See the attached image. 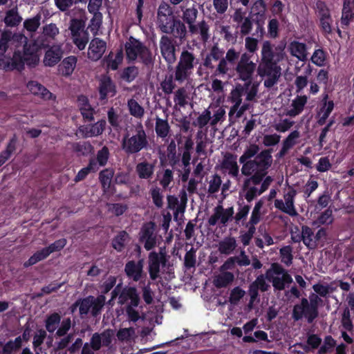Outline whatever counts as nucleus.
I'll return each instance as SVG.
<instances>
[{"instance_id":"aec40b11","label":"nucleus","mask_w":354,"mask_h":354,"mask_svg":"<svg viewBox=\"0 0 354 354\" xmlns=\"http://www.w3.org/2000/svg\"><path fill=\"white\" fill-rule=\"evenodd\" d=\"M234 208L232 207L223 208L221 205L214 208L213 214L209 216L207 223L210 226H214L220 223L223 226H226L229 221L233 218Z\"/></svg>"},{"instance_id":"c9c22d12","label":"nucleus","mask_w":354,"mask_h":354,"mask_svg":"<svg viewBox=\"0 0 354 354\" xmlns=\"http://www.w3.org/2000/svg\"><path fill=\"white\" fill-rule=\"evenodd\" d=\"M167 201V208L174 210V220L178 222L183 221L185 212H180L179 210L181 203L179 201L178 198L173 195H168Z\"/></svg>"},{"instance_id":"09e8293b","label":"nucleus","mask_w":354,"mask_h":354,"mask_svg":"<svg viewBox=\"0 0 354 354\" xmlns=\"http://www.w3.org/2000/svg\"><path fill=\"white\" fill-rule=\"evenodd\" d=\"M77 59L75 56L66 57L62 63V73L64 75H71L75 68Z\"/></svg>"},{"instance_id":"473e14b6","label":"nucleus","mask_w":354,"mask_h":354,"mask_svg":"<svg viewBox=\"0 0 354 354\" xmlns=\"http://www.w3.org/2000/svg\"><path fill=\"white\" fill-rule=\"evenodd\" d=\"M208 109L212 114L211 115V127H216L217 124L224 122L226 111L223 106L212 104Z\"/></svg>"},{"instance_id":"ddd939ff","label":"nucleus","mask_w":354,"mask_h":354,"mask_svg":"<svg viewBox=\"0 0 354 354\" xmlns=\"http://www.w3.org/2000/svg\"><path fill=\"white\" fill-rule=\"evenodd\" d=\"M296 195V189L292 187H289L283 193V200L276 199L274 201V207L290 216H297L298 213L295 206Z\"/></svg>"},{"instance_id":"f03ea898","label":"nucleus","mask_w":354,"mask_h":354,"mask_svg":"<svg viewBox=\"0 0 354 354\" xmlns=\"http://www.w3.org/2000/svg\"><path fill=\"white\" fill-rule=\"evenodd\" d=\"M285 57L283 48L274 46L268 40L262 43L257 73L259 77L264 78L263 85L266 88H272L278 83L282 71L279 63L283 61Z\"/></svg>"},{"instance_id":"69168bd1","label":"nucleus","mask_w":354,"mask_h":354,"mask_svg":"<svg viewBox=\"0 0 354 354\" xmlns=\"http://www.w3.org/2000/svg\"><path fill=\"white\" fill-rule=\"evenodd\" d=\"M59 33V30L55 24H49L42 28V36L46 39H55Z\"/></svg>"},{"instance_id":"4d7b16f0","label":"nucleus","mask_w":354,"mask_h":354,"mask_svg":"<svg viewBox=\"0 0 354 354\" xmlns=\"http://www.w3.org/2000/svg\"><path fill=\"white\" fill-rule=\"evenodd\" d=\"M61 322V316L57 313H54L49 316L47 317L45 322V326L46 330L49 333H53L58 328V326Z\"/></svg>"},{"instance_id":"72a5a7b5","label":"nucleus","mask_w":354,"mask_h":354,"mask_svg":"<svg viewBox=\"0 0 354 354\" xmlns=\"http://www.w3.org/2000/svg\"><path fill=\"white\" fill-rule=\"evenodd\" d=\"M237 246L236 239L233 236H226L218 243V250L222 254H232Z\"/></svg>"},{"instance_id":"bb28decb","label":"nucleus","mask_w":354,"mask_h":354,"mask_svg":"<svg viewBox=\"0 0 354 354\" xmlns=\"http://www.w3.org/2000/svg\"><path fill=\"white\" fill-rule=\"evenodd\" d=\"M300 137L301 133L298 130L291 131L283 140L281 149L277 153V156L279 158L283 157L290 149L299 143Z\"/></svg>"},{"instance_id":"393cba45","label":"nucleus","mask_w":354,"mask_h":354,"mask_svg":"<svg viewBox=\"0 0 354 354\" xmlns=\"http://www.w3.org/2000/svg\"><path fill=\"white\" fill-rule=\"evenodd\" d=\"M188 28L192 35H197L198 39L203 43L207 42L209 39V26L205 20L194 24Z\"/></svg>"},{"instance_id":"b1692460","label":"nucleus","mask_w":354,"mask_h":354,"mask_svg":"<svg viewBox=\"0 0 354 354\" xmlns=\"http://www.w3.org/2000/svg\"><path fill=\"white\" fill-rule=\"evenodd\" d=\"M106 121L100 120L93 124L82 126L79 128V131L84 138L97 136L101 135L104 131Z\"/></svg>"},{"instance_id":"7ed1b4c3","label":"nucleus","mask_w":354,"mask_h":354,"mask_svg":"<svg viewBox=\"0 0 354 354\" xmlns=\"http://www.w3.org/2000/svg\"><path fill=\"white\" fill-rule=\"evenodd\" d=\"M43 39L38 38L32 41L30 45L26 46L23 52L19 50H15L12 57H8L5 54L0 55V69L5 71L24 69L25 64L29 67H35L39 62V50L40 46H44Z\"/></svg>"},{"instance_id":"2eb2a0df","label":"nucleus","mask_w":354,"mask_h":354,"mask_svg":"<svg viewBox=\"0 0 354 354\" xmlns=\"http://www.w3.org/2000/svg\"><path fill=\"white\" fill-rule=\"evenodd\" d=\"M12 41L22 45L23 50L26 46L30 45L32 43H29L28 37L21 33H12L10 30H5L1 32L0 36V55L6 53Z\"/></svg>"},{"instance_id":"49530a36","label":"nucleus","mask_w":354,"mask_h":354,"mask_svg":"<svg viewBox=\"0 0 354 354\" xmlns=\"http://www.w3.org/2000/svg\"><path fill=\"white\" fill-rule=\"evenodd\" d=\"M50 254L51 252H50L48 248L46 247L41 250L36 252L33 255H32L29 259L24 263V266L25 267H29L30 266L35 265L37 262L47 258Z\"/></svg>"},{"instance_id":"cd10ccee","label":"nucleus","mask_w":354,"mask_h":354,"mask_svg":"<svg viewBox=\"0 0 354 354\" xmlns=\"http://www.w3.org/2000/svg\"><path fill=\"white\" fill-rule=\"evenodd\" d=\"M99 92L100 100H105L109 95L113 96L115 94V86L110 77L106 75L102 77Z\"/></svg>"},{"instance_id":"58836bf2","label":"nucleus","mask_w":354,"mask_h":354,"mask_svg":"<svg viewBox=\"0 0 354 354\" xmlns=\"http://www.w3.org/2000/svg\"><path fill=\"white\" fill-rule=\"evenodd\" d=\"M301 232L302 242L304 243V244L309 250L315 249L317 246V243H316V240L314 239L315 236L313 230L307 225H302Z\"/></svg>"},{"instance_id":"052dcab7","label":"nucleus","mask_w":354,"mask_h":354,"mask_svg":"<svg viewBox=\"0 0 354 354\" xmlns=\"http://www.w3.org/2000/svg\"><path fill=\"white\" fill-rule=\"evenodd\" d=\"M174 76H166L165 79L160 82V88L162 92L166 95L171 94L176 88Z\"/></svg>"},{"instance_id":"0e129e2a","label":"nucleus","mask_w":354,"mask_h":354,"mask_svg":"<svg viewBox=\"0 0 354 354\" xmlns=\"http://www.w3.org/2000/svg\"><path fill=\"white\" fill-rule=\"evenodd\" d=\"M149 193L155 206L158 208H162L164 203V196L161 189L157 186L153 187L151 188Z\"/></svg>"},{"instance_id":"1a4fd4ad","label":"nucleus","mask_w":354,"mask_h":354,"mask_svg":"<svg viewBox=\"0 0 354 354\" xmlns=\"http://www.w3.org/2000/svg\"><path fill=\"white\" fill-rule=\"evenodd\" d=\"M266 279L274 290H283L292 282V277L281 266L274 263L266 272Z\"/></svg>"},{"instance_id":"79ce46f5","label":"nucleus","mask_w":354,"mask_h":354,"mask_svg":"<svg viewBox=\"0 0 354 354\" xmlns=\"http://www.w3.org/2000/svg\"><path fill=\"white\" fill-rule=\"evenodd\" d=\"M171 33L180 41H185L187 37V28L183 22L179 19H176L171 25Z\"/></svg>"},{"instance_id":"6ab92c4d","label":"nucleus","mask_w":354,"mask_h":354,"mask_svg":"<svg viewBox=\"0 0 354 354\" xmlns=\"http://www.w3.org/2000/svg\"><path fill=\"white\" fill-rule=\"evenodd\" d=\"M174 39L167 35H162L159 41L161 55L167 64H172L176 60Z\"/></svg>"},{"instance_id":"5fc2aeb1","label":"nucleus","mask_w":354,"mask_h":354,"mask_svg":"<svg viewBox=\"0 0 354 354\" xmlns=\"http://www.w3.org/2000/svg\"><path fill=\"white\" fill-rule=\"evenodd\" d=\"M123 55L122 51H118L115 55L109 54L105 59L106 66L109 69L113 71L117 70L119 65L122 63Z\"/></svg>"},{"instance_id":"7c9ffc66","label":"nucleus","mask_w":354,"mask_h":354,"mask_svg":"<svg viewBox=\"0 0 354 354\" xmlns=\"http://www.w3.org/2000/svg\"><path fill=\"white\" fill-rule=\"evenodd\" d=\"M62 57V50L59 46H53L48 49L44 55V64L46 66H53L57 64Z\"/></svg>"},{"instance_id":"a18cd8bd","label":"nucleus","mask_w":354,"mask_h":354,"mask_svg":"<svg viewBox=\"0 0 354 354\" xmlns=\"http://www.w3.org/2000/svg\"><path fill=\"white\" fill-rule=\"evenodd\" d=\"M127 107L129 113L136 118L141 119L145 115V109L135 99L127 101Z\"/></svg>"},{"instance_id":"9b49d317","label":"nucleus","mask_w":354,"mask_h":354,"mask_svg":"<svg viewBox=\"0 0 354 354\" xmlns=\"http://www.w3.org/2000/svg\"><path fill=\"white\" fill-rule=\"evenodd\" d=\"M252 55L248 53L241 55L240 59L234 67L237 77L243 82H251L255 71H257V66L251 60Z\"/></svg>"},{"instance_id":"dca6fc26","label":"nucleus","mask_w":354,"mask_h":354,"mask_svg":"<svg viewBox=\"0 0 354 354\" xmlns=\"http://www.w3.org/2000/svg\"><path fill=\"white\" fill-rule=\"evenodd\" d=\"M166 255L163 252L157 253L151 252L148 257V272L149 277L155 281L160 277V266L164 268L166 266Z\"/></svg>"},{"instance_id":"423d86ee","label":"nucleus","mask_w":354,"mask_h":354,"mask_svg":"<svg viewBox=\"0 0 354 354\" xmlns=\"http://www.w3.org/2000/svg\"><path fill=\"white\" fill-rule=\"evenodd\" d=\"M198 63V59L193 52L183 49L174 68L176 82L179 84L189 82Z\"/></svg>"},{"instance_id":"a211bd4d","label":"nucleus","mask_w":354,"mask_h":354,"mask_svg":"<svg viewBox=\"0 0 354 354\" xmlns=\"http://www.w3.org/2000/svg\"><path fill=\"white\" fill-rule=\"evenodd\" d=\"M140 241L147 250H150L156 245L158 235L153 222H148L143 225L140 232Z\"/></svg>"},{"instance_id":"c85d7f7f","label":"nucleus","mask_w":354,"mask_h":354,"mask_svg":"<svg viewBox=\"0 0 354 354\" xmlns=\"http://www.w3.org/2000/svg\"><path fill=\"white\" fill-rule=\"evenodd\" d=\"M155 167L154 162H149L147 160H144L137 164L136 171L140 178L149 180L153 175Z\"/></svg>"},{"instance_id":"20e7f679","label":"nucleus","mask_w":354,"mask_h":354,"mask_svg":"<svg viewBox=\"0 0 354 354\" xmlns=\"http://www.w3.org/2000/svg\"><path fill=\"white\" fill-rule=\"evenodd\" d=\"M322 303V300L317 295L310 294L308 299L302 298L293 306L292 318L294 321L305 318L308 323H312L319 315V306Z\"/></svg>"},{"instance_id":"4be33fe9","label":"nucleus","mask_w":354,"mask_h":354,"mask_svg":"<svg viewBox=\"0 0 354 354\" xmlns=\"http://www.w3.org/2000/svg\"><path fill=\"white\" fill-rule=\"evenodd\" d=\"M118 304L122 306H138L140 297L138 291L134 287L124 288L118 295Z\"/></svg>"},{"instance_id":"ea45409f","label":"nucleus","mask_w":354,"mask_h":354,"mask_svg":"<svg viewBox=\"0 0 354 354\" xmlns=\"http://www.w3.org/2000/svg\"><path fill=\"white\" fill-rule=\"evenodd\" d=\"M234 279V275L230 272H224L214 277L213 283L217 288H225Z\"/></svg>"},{"instance_id":"6e6552de","label":"nucleus","mask_w":354,"mask_h":354,"mask_svg":"<svg viewBox=\"0 0 354 354\" xmlns=\"http://www.w3.org/2000/svg\"><path fill=\"white\" fill-rule=\"evenodd\" d=\"M244 88L242 84H239L230 93L228 102L232 104L228 113L230 121L232 122L240 118L248 109L247 104H242Z\"/></svg>"},{"instance_id":"603ef678","label":"nucleus","mask_w":354,"mask_h":354,"mask_svg":"<svg viewBox=\"0 0 354 354\" xmlns=\"http://www.w3.org/2000/svg\"><path fill=\"white\" fill-rule=\"evenodd\" d=\"M41 15L37 14L33 17L28 18L24 21V28L29 32H35L41 25Z\"/></svg>"},{"instance_id":"c756f323","label":"nucleus","mask_w":354,"mask_h":354,"mask_svg":"<svg viewBox=\"0 0 354 354\" xmlns=\"http://www.w3.org/2000/svg\"><path fill=\"white\" fill-rule=\"evenodd\" d=\"M288 50L292 56L301 61H305L307 59V48L304 43L292 41L288 45Z\"/></svg>"},{"instance_id":"4468645a","label":"nucleus","mask_w":354,"mask_h":354,"mask_svg":"<svg viewBox=\"0 0 354 354\" xmlns=\"http://www.w3.org/2000/svg\"><path fill=\"white\" fill-rule=\"evenodd\" d=\"M221 170L227 173L230 177L234 178L237 183H240L243 175L240 173L239 166L237 162V156L236 154L226 152L224 153L221 162Z\"/></svg>"},{"instance_id":"e433bc0d","label":"nucleus","mask_w":354,"mask_h":354,"mask_svg":"<svg viewBox=\"0 0 354 354\" xmlns=\"http://www.w3.org/2000/svg\"><path fill=\"white\" fill-rule=\"evenodd\" d=\"M28 90L35 95H39L45 100H50L53 94L44 86L36 81H30L28 83Z\"/></svg>"},{"instance_id":"bf43d9fd","label":"nucleus","mask_w":354,"mask_h":354,"mask_svg":"<svg viewBox=\"0 0 354 354\" xmlns=\"http://www.w3.org/2000/svg\"><path fill=\"white\" fill-rule=\"evenodd\" d=\"M99 167L97 166L95 160H91L88 164V165L84 168H82L79 171L77 176L75 178V180L76 182L82 180L84 179L86 176L91 171L95 172L97 171Z\"/></svg>"},{"instance_id":"37998d69","label":"nucleus","mask_w":354,"mask_h":354,"mask_svg":"<svg viewBox=\"0 0 354 354\" xmlns=\"http://www.w3.org/2000/svg\"><path fill=\"white\" fill-rule=\"evenodd\" d=\"M22 344V339L20 336L14 340H10L5 344L0 342V354H12L15 351L18 350Z\"/></svg>"},{"instance_id":"6e6d98bb","label":"nucleus","mask_w":354,"mask_h":354,"mask_svg":"<svg viewBox=\"0 0 354 354\" xmlns=\"http://www.w3.org/2000/svg\"><path fill=\"white\" fill-rule=\"evenodd\" d=\"M245 84H242L245 88H243V94L246 95V100H253L257 95L259 84L257 82H244Z\"/></svg>"},{"instance_id":"774afa93","label":"nucleus","mask_w":354,"mask_h":354,"mask_svg":"<svg viewBox=\"0 0 354 354\" xmlns=\"http://www.w3.org/2000/svg\"><path fill=\"white\" fill-rule=\"evenodd\" d=\"M245 295V291L239 286L231 290L229 297V302L234 306L237 305Z\"/></svg>"},{"instance_id":"de8ad7c7","label":"nucleus","mask_w":354,"mask_h":354,"mask_svg":"<svg viewBox=\"0 0 354 354\" xmlns=\"http://www.w3.org/2000/svg\"><path fill=\"white\" fill-rule=\"evenodd\" d=\"M50 254L51 252H50L48 248L46 247L41 250L36 252L33 255H32L29 259L24 263V266L25 267H29L30 266L35 265L37 262L47 258Z\"/></svg>"},{"instance_id":"412c9836","label":"nucleus","mask_w":354,"mask_h":354,"mask_svg":"<svg viewBox=\"0 0 354 354\" xmlns=\"http://www.w3.org/2000/svg\"><path fill=\"white\" fill-rule=\"evenodd\" d=\"M144 261L142 259L138 261H129L125 264L124 272L129 279L134 282H142L146 277L143 270Z\"/></svg>"},{"instance_id":"4c0bfd02","label":"nucleus","mask_w":354,"mask_h":354,"mask_svg":"<svg viewBox=\"0 0 354 354\" xmlns=\"http://www.w3.org/2000/svg\"><path fill=\"white\" fill-rule=\"evenodd\" d=\"M155 120V131L157 137L162 139L167 138L169 136L171 131V127L168 122L167 119H162L159 118L158 116H156Z\"/></svg>"},{"instance_id":"0eeeda50","label":"nucleus","mask_w":354,"mask_h":354,"mask_svg":"<svg viewBox=\"0 0 354 354\" xmlns=\"http://www.w3.org/2000/svg\"><path fill=\"white\" fill-rule=\"evenodd\" d=\"M125 48L127 57L129 60L134 61L138 58L147 66L153 65V58L151 52L138 39L130 37L125 44Z\"/></svg>"},{"instance_id":"9d476101","label":"nucleus","mask_w":354,"mask_h":354,"mask_svg":"<svg viewBox=\"0 0 354 354\" xmlns=\"http://www.w3.org/2000/svg\"><path fill=\"white\" fill-rule=\"evenodd\" d=\"M68 30L73 43L80 50H84L89 41V33L85 29L84 22L79 19H72Z\"/></svg>"},{"instance_id":"f704fd0d","label":"nucleus","mask_w":354,"mask_h":354,"mask_svg":"<svg viewBox=\"0 0 354 354\" xmlns=\"http://www.w3.org/2000/svg\"><path fill=\"white\" fill-rule=\"evenodd\" d=\"M189 93L186 87H180L174 93V102L176 107H185L189 104Z\"/></svg>"},{"instance_id":"e2e57ef3","label":"nucleus","mask_w":354,"mask_h":354,"mask_svg":"<svg viewBox=\"0 0 354 354\" xmlns=\"http://www.w3.org/2000/svg\"><path fill=\"white\" fill-rule=\"evenodd\" d=\"M211 115L212 111L209 109L204 110L193 122V124L200 129H203L208 123L211 125Z\"/></svg>"},{"instance_id":"2f4dec72","label":"nucleus","mask_w":354,"mask_h":354,"mask_svg":"<svg viewBox=\"0 0 354 354\" xmlns=\"http://www.w3.org/2000/svg\"><path fill=\"white\" fill-rule=\"evenodd\" d=\"M354 19V0H343L341 24L348 26Z\"/></svg>"},{"instance_id":"680f3d73","label":"nucleus","mask_w":354,"mask_h":354,"mask_svg":"<svg viewBox=\"0 0 354 354\" xmlns=\"http://www.w3.org/2000/svg\"><path fill=\"white\" fill-rule=\"evenodd\" d=\"M129 240V234L124 232H120L113 240L112 245L117 251L120 252Z\"/></svg>"},{"instance_id":"13d9d810","label":"nucleus","mask_w":354,"mask_h":354,"mask_svg":"<svg viewBox=\"0 0 354 354\" xmlns=\"http://www.w3.org/2000/svg\"><path fill=\"white\" fill-rule=\"evenodd\" d=\"M198 13V10L194 6L183 11L182 19L188 25V28L195 24Z\"/></svg>"},{"instance_id":"3c124183","label":"nucleus","mask_w":354,"mask_h":354,"mask_svg":"<svg viewBox=\"0 0 354 354\" xmlns=\"http://www.w3.org/2000/svg\"><path fill=\"white\" fill-rule=\"evenodd\" d=\"M295 124V122L289 118H280L274 120L273 122V128L279 133H285L289 131Z\"/></svg>"},{"instance_id":"a19ab883","label":"nucleus","mask_w":354,"mask_h":354,"mask_svg":"<svg viewBox=\"0 0 354 354\" xmlns=\"http://www.w3.org/2000/svg\"><path fill=\"white\" fill-rule=\"evenodd\" d=\"M334 109V103L332 100L324 102L317 114V124L320 126L324 124Z\"/></svg>"},{"instance_id":"c03bdc74","label":"nucleus","mask_w":354,"mask_h":354,"mask_svg":"<svg viewBox=\"0 0 354 354\" xmlns=\"http://www.w3.org/2000/svg\"><path fill=\"white\" fill-rule=\"evenodd\" d=\"M22 21L17 8L8 10L4 18V23L7 26L15 27L18 26Z\"/></svg>"},{"instance_id":"a878e982","label":"nucleus","mask_w":354,"mask_h":354,"mask_svg":"<svg viewBox=\"0 0 354 354\" xmlns=\"http://www.w3.org/2000/svg\"><path fill=\"white\" fill-rule=\"evenodd\" d=\"M308 101L306 95H297L292 100L289 108L284 112L283 115L295 118L301 113Z\"/></svg>"},{"instance_id":"5701e85b","label":"nucleus","mask_w":354,"mask_h":354,"mask_svg":"<svg viewBox=\"0 0 354 354\" xmlns=\"http://www.w3.org/2000/svg\"><path fill=\"white\" fill-rule=\"evenodd\" d=\"M106 49V44L100 38L93 39L88 46V57L92 61L99 60Z\"/></svg>"},{"instance_id":"39448f33","label":"nucleus","mask_w":354,"mask_h":354,"mask_svg":"<svg viewBox=\"0 0 354 354\" xmlns=\"http://www.w3.org/2000/svg\"><path fill=\"white\" fill-rule=\"evenodd\" d=\"M149 147V142L141 123L137 124L135 131L124 136L121 148L127 155L136 154Z\"/></svg>"},{"instance_id":"338daca9","label":"nucleus","mask_w":354,"mask_h":354,"mask_svg":"<svg viewBox=\"0 0 354 354\" xmlns=\"http://www.w3.org/2000/svg\"><path fill=\"white\" fill-rule=\"evenodd\" d=\"M73 151L81 155H87L93 151V147L88 142H75L72 145Z\"/></svg>"},{"instance_id":"f257e3e1","label":"nucleus","mask_w":354,"mask_h":354,"mask_svg":"<svg viewBox=\"0 0 354 354\" xmlns=\"http://www.w3.org/2000/svg\"><path fill=\"white\" fill-rule=\"evenodd\" d=\"M259 151L258 145H251L239 158L241 174L245 177L241 189L249 203L266 192L273 181L271 176H266L272 163L271 150Z\"/></svg>"},{"instance_id":"864d4df0","label":"nucleus","mask_w":354,"mask_h":354,"mask_svg":"<svg viewBox=\"0 0 354 354\" xmlns=\"http://www.w3.org/2000/svg\"><path fill=\"white\" fill-rule=\"evenodd\" d=\"M92 301H93V296H88L83 299H80V300L77 301L73 305L72 311H74V309L77 306H79V310H80V313L81 315L88 314L89 310H91Z\"/></svg>"},{"instance_id":"f3484780","label":"nucleus","mask_w":354,"mask_h":354,"mask_svg":"<svg viewBox=\"0 0 354 354\" xmlns=\"http://www.w3.org/2000/svg\"><path fill=\"white\" fill-rule=\"evenodd\" d=\"M241 55L234 48L228 49L223 57L219 61L218 64L216 68V73L217 75H225L232 69L234 70L236 63L240 59Z\"/></svg>"},{"instance_id":"8fccbe9b","label":"nucleus","mask_w":354,"mask_h":354,"mask_svg":"<svg viewBox=\"0 0 354 354\" xmlns=\"http://www.w3.org/2000/svg\"><path fill=\"white\" fill-rule=\"evenodd\" d=\"M266 11V4L264 0H257L251 8L250 13L256 17L257 20L263 19Z\"/></svg>"},{"instance_id":"f8f14e48","label":"nucleus","mask_w":354,"mask_h":354,"mask_svg":"<svg viewBox=\"0 0 354 354\" xmlns=\"http://www.w3.org/2000/svg\"><path fill=\"white\" fill-rule=\"evenodd\" d=\"M172 8L166 2H162L158 8L156 24L161 32L168 34L171 25L176 20Z\"/></svg>"}]
</instances>
